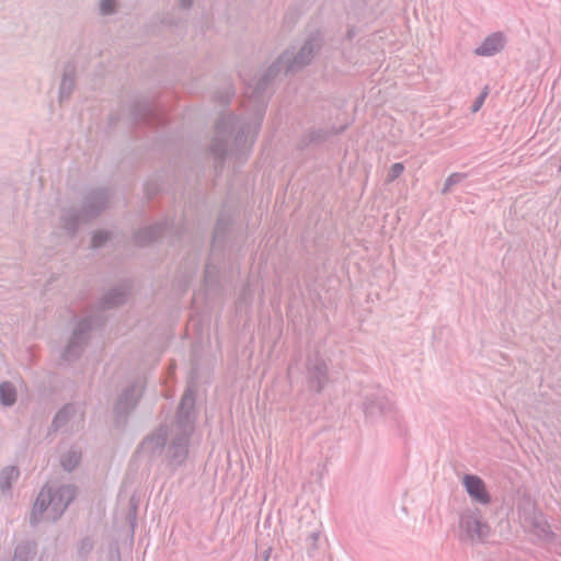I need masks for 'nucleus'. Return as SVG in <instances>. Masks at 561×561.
Segmentation results:
<instances>
[{"mask_svg": "<svg viewBox=\"0 0 561 561\" xmlns=\"http://www.w3.org/2000/svg\"><path fill=\"white\" fill-rule=\"evenodd\" d=\"M262 122L259 114L252 122H241L233 114L222 115L216 124L215 138L210 150L215 158L225 159L230 152L243 154L253 144Z\"/></svg>", "mask_w": 561, "mask_h": 561, "instance_id": "1", "label": "nucleus"}, {"mask_svg": "<svg viewBox=\"0 0 561 561\" xmlns=\"http://www.w3.org/2000/svg\"><path fill=\"white\" fill-rule=\"evenodd\" d=\"M322 47V38L319 34L309 36L300 48L295 51L285 50L278 58L268 67L264 76H262L255 87L249 93V98L253 99L256 103L263 102V92L265 91L268 82L280 72H296L309 65L314 56Z\"/></svg>", "mask_w": 561, "mask_h": 561, "instance_id": "2", "label": "nucleus"}, {"mask_svg": "<svg viewBox=\"0 0 561 561\" xmlns=\"http://www.w3.org/2000/svg\"><path fill=\"white\" fill-rule=\"evenodd\" d=\"M110 203V192L105 188H95L89 191L79 208L76 206L65 207L59 217V228L66 234L76 233L80 225L99 216Z\"/></svg>", "mask_w": 561, "mask_h": 561, "instance_id": "3", "label": "nucleus"}, {"mask_svg": "<svg viewBox=\"0 0 561 561\" xmlns=\"http://www.w3.org/2000/svg\"><path fill=\"white\" fill-rule=\"evenodd\" d=\"M76 495V489L71 485L54 488L45 485L33 506L34 518L56 520L59 518Z\"/></svg>", "mask_w": 561, "mask_h": 561, "instance_id": "4", "label": "nucleus"}, {"mask_svg": "<svg viewBox=\"0 0 561 561\" xmlns=\"http://www.w3.org/2000/svg\"><path fill=\"white\" fill-rule=\"evenodd\" d=\"M491 535L492 529L479 511H468L460 515L457 530V538L460 542L485 543Z\"/></svg>", "mask_w": 561, "mask_h": 561, "instance_id": "5", "label": "nucleus"}, {"mask_svg": "<svg viewBox=\"0 0 561 561\" xmlns=\"http://www.w3.org/2000/svg\"><path fill=\"white\" fill-rule=\"evenodd\" d=\"M364 412L368 417L380 415L387 422L393 423L398 427H401L403 424V416L400 411L392 401L381 393H376L374 397L366 399Z\"/></svg>", "mask_w": 561, "mask_h": 561, "instance_id": "6", "label": "nucleus"}, {"mask_svg": "<svg viewBox=\"0 0 561 561\" xmlns=\"http://www.w3.org/2000/svg\"><path fill=\"white\" fill-rule=\"evenodd\" d=\"M91 329V321L90 320H82L80 321L73 333L72 336L68 343V346L64 353L65 359H71L72 357H76L81 352L84 343L88 340V332Z\"/></svg>", "mask_w": 561, "mask_h": 561, "instance_id": "7", "label": "nucleus"}, {"mask_svg": "<svg viewBox=\"0 0 561 561\" xmlns=\"http://www.w3.org/2000/svg\"><path fill=\"white\" fill-rule=\"evenodd\" d=\"M462 484L469 496L477 503L488 505L491 502L490 493L486 490L484 481L473 474H466Z\"/></svg>", "mask_w": 561, "mask_h": 561, "instance_id": "8", "label": "nucleus"}, {"mask_svg": "<svg viewBox=\"0 0 561 561\" xmlns=\"http://www.w3.org/2000/svg\"><path fill=\"white\" fill-rule=\"evenodd\" d=\"M506 44V37L502 32H495L486 36L479 47L474 49L477 56L491 57L501 53Z\"/></svg>", "mask_w": 561, "mask_h": 561, "instance_id": "9", "label": "nucleus"}, {"mask_svg": "<svg viewBox=\"0 0 561 561\" xmlns=\"http://www.w3.org/2000/svg\"><path fill=\"white\" fill-rule=\"evenodd\" d=\"M167 442V431L159 428L154 434L146 437L140 447L139 453L145 456L151 457L162 451Z\"/></svg>", "mask_w": 561, "mask_h": 561, "instance_id": "10", "label": "nucleus"}, {"mask_svg": "<svg viewBox=\"0 0 561 561\" xmlns=\"http://www.w3.org/2000/svg\"><path fill=\"white\" fill-rule=\"evenodd\" d=\"M168 232L164 224H154L141 228L136 236V241L139 245L148 243L160 242L163 240V236Z\"/></svg>", "mask_w": 561, "mask_h": 561, "instance_id": "11", "label": "nucleus"}, {"mask_svg": "<svg viewBox=\"0 0 561 561\" xmlns=\"http://www.w3.org/2000/svg\"><path fill=\"white\" fill-rule=\"evenodd\" d=\"M309 383L312 389L320 391L328 381V367L324 360L317 359L308 368Z\"/></svg>", "mask_w": 561, "mask_h": 561, "instance_id": "12", "label": "nucleus"}, {"mask_svg": "<svg viewBox=\"0 0 561 561\" xmlns=\"http://www.w3.org/2000/svg\"><path fill=\"white\" fill-rule=\"evenodd\" d=\"M190 434L187 432H181L172 442L168 448L169 458L175 462L181 463L187 454Z\"/></svg>", "mask_w": 561, "mask_h": 561, "instance_id": "13", "label": "nucleus"}, {"mask_svg": "<svg viewBox=\"0 0 561 561\" xmlns=\"http://www.w3.org/2000/svg\"><path fill=\"white\" fill-rule=\"evenodd\" d=\"M76 88V69L69 65L65 67L62 72L61 82L59 85V101L64 102L68 100L73 93Z\"/></svg>", "mask_w": 561, "mask_h": 561, "instance_id": "14", "label": "nucleus"}, {"mask_svg": "<svg viewBox=\"0 0 561 561\" xmlns=\"http://www.w3.org/2000/svg\"><path fill=\"white\" fill-rule=\"evenodd\" d=\"M141 394V389L139 387L133 386L124 391V393L119 397L116 410L118 413H123L134 408L137 403L139 397Z\"/></svg>", "mask_w": 561, "mask_h": 561, "instance_id": "15", "label": "nucleus"}, {"mask_svg": "<svg viewBox=\"0 0 561 561\" xmlns=\"http://www.w3.org/2000/svg\"><path fill=\"white\" fill-rule=\"evenodd\" d=\"M20 471L14 466H8L0 472V491L5 493L10 491L13 482L18 480Z\"/></svg>", "mask_w": 561, "mask_h": 561, "instance_id": "16", "label": "nucleus"}, {"mask_svg": "<svg viewBox=\"0 0 561 561\" xmlns=\"http://www.w3.org/2000/svg\"><path fill=\"white\" fill-rule=\"evenodd\" d=\"M18 399L16 388L9 381L0 383V404L3 407H12Z\"/></svg>", "mask_w": 561, "mask_h": 561, "instance_id": "17", "label": "nucleus"}, {"mask_svg": "<svg viewBox=\"0 0 561 561\" xmlns=\"http://www.w3.org/2000/svg\"><path fill=\"white\" fill-rule=\"evenodd\" d=\"M36 553V547L32 542L21 543L15 548L12 561H31Z\"/></svg>", "mask_w": 561, "mask_h": 561, "instance_id": "18", "label": "nucleus"}, {"mask_svg": "<svg viewBox=\"0 0 561 561\" xmlns=\"http://www.w3.org/2000/svg\"><path fill=\"white\" fill-rule=\"evenodd\" d=\"M328 137V131L323 129H310L301 138L299 146L300 148L308 147L312 144L324 141Z\"/></svg>", "mask_w": 561, "mask_h": 561, "instance_id": "19", "label": "nucleus"}, {"mask_svg": "<svg viewBox=\"0 0 561 561\" xmlns=\"http://www.w3.org/2000/svg\"><path fill=\"white\" fill-rule=\"evenodd\" d=\"M114 242H119V240L117 233L113 230L101 229L93 234L92 245H104Z\"/></svg>", "mask_w": 561, "mask_h": 561, "instance_id": "20", "label": "nucleus"}, {"mask_svg": "<svg viewBox=\"0 0 561 561\" xmlns=\"http://www.w3.org/2000/svg\"><path fill=\"white\" fill-rule=\"evenodd\" d=\"M81 460V451L72 448L61 456L60 463L67 471H72Z\"/></svg>", "mask_w": 561, "mask_h": 561, "instance_id": "21", "label": "nucleus"}, {"mask_svg": "<svg viewBox=\"0 0 561 561\" xmlns=\"http://www.w3.org/2000/svg\"><path fill=\"white\" fill-rule=\"evenodd\" d=\"M534 527L536 535L543 540H549L552 538L553 533L543 515H538L535 517Z\"/></svg>", "mask_w": 561, "mask_h": 561, "instance_id": "22", "label": "nucleus"}, {"mask_svg": "<svg viewBox=\"0 0 561 561\" xmlns=\"http://www.w3.org/2000/svg\"><path fill=\"white\" fill-rule=\"evenodd\" d=\"M126 297L127 294L124 288H114L103 297V305L105 307H114L123 304Z\"/></svg>", "mask_w": 561, "mask_h": 561, "instance_id": "23", "label": "nucleus"}, {"mask_svg": "<svg viewBox=\"0 0 561 561\" xmlns=\"http://www.w3.org/2000/svg\"><path fill=\"white\" fill-rule=\"evenodd\" d=\"M118 5V0H100L99 13L103 16L113 15L117 12Z\"/></svg>", "mask_w": 561, "mask_h": 561, "instance_id": "24", "label": "nucleus"}, {"mask_svg": "<svg viewBox=\"0 0 561 561\" xmlns=\"http://www.w3.org/2000/svg\"><path fill=\"white\" fill-rule=\"evenodd\" d=\"M467 179V174L466 173H460V172H455V173H451L445 181L444 183V187L442 188V194H447L448 192H450V190L453 188V186L461 183L462 181H465Z\"/></svg>", "mask_w": 561, "mask_h": 561, "instance_id": "25", "label": "nucleus"}, {"mask_svg": "<svg viewBox=\"0 0 561 561\" xmlns=\"http://www.w3.org/2000/svg\"><path fill=\"white\" fill-rule=\"evenodd\" d=\"M133 111L135 118L145 119L151 114L152 108L147 101H139L135 104Z\"/></svg>", "mask_w": 561, "mask_h": 561, "instance_id": "26", "label": "nucleus"}, {"mask_svg": "<svg viewBox=\"0 0 561 561\" xmlns=\"http://www.w3.org/2000/svg\"><path fill=\"white\" fill-rule=\"evenodd\" d=\"M403 171L404 165L402 163L398 162L392 164L388 173V181H394L403 173Z\"/></svg>", "mask_w": 561, "mask_h": 561, "instance_id": "27", "label": "nucleus"}, {"mask_svg": "<svg viewBox=\"0 0 561 561\" xmlns=\"http://www.w3.org/2000/svg\"><path fill=\"white\" fill-rule=\"evenodd\" d=\"M488 95V88H484V90L481 92V94L476 99V101L473 102L472 106H471V111L473 113L478 112L481 106L483 105L484 103V100Z\"/></svg>", "mask_w": 561, "mask_h": 561, "instance_id": "28", "label": "nucleus"}, {"mask_svg": "<svg viewBox=\"0 0 561 561\" xmlns=\"http://www.w3.org/2000/svg\"><path fill=\"white\" fill-rule=\"evenodd\" d=\"M194 404V397L191 392H186L183 398H182V402H181V408L184 409V408H192Z\"/></svg>", "mask_w": 561, "mask_h": 561, "instance_id": "29", "label": "nucleus"}, {"mask_svg": "<svg viewBox=\"0 0 561 561\" xmlns=\"http://www.w3.org/2000/svg\"><path fill=\"white\" fill-rule=\"evenodd\" d=\"M67 413H68V410L65 409V410H61L60 412H58V414L56 415L55 420H54V424L55 425H60L65 422L66 417H67Z\"/></svg>", "mask_w": 561, "mask_h": 561, "instance_id": "30", "label": "nucleus"}, {"mask_svg": "<svg viewBox=\"0 0 561 561\" xmlns=\"http://www.w3.org/2000/svg\"><path fill=\"white\" fill-rule=\"evenodd\" d=\"M194 0H176V7L183 10H190L193 7Z\"/></svg>", "mask_w": 561, "mask_h": 561, "instance_id": "31", "label": "nucleus"}, {"mask_svg": "<svg viewBox=\"0 0 561 561\" xmlns=\"http://www.w3.org/2000/svg\"><path fill=\"white\" fill-rule=\"evenodd\" d=\"M224 225H226V224H225L224 219H222V218H220V219L218 220V222H217V226H216V231H215V233H216V234H218V233H219V231L222 229V226H224Z\"/></svg>", "mask_w": 561, "mask_h": 561, "instance_id": "32", "label": "nucleus"}, {"mask_svg": "<svg viewBox=\"0 0 561 561\" xmlns=\"http://www.w3.org/2000/svg\"><path fill=\"white\" fill-rule=\"evenodd\" d=\"M311 537H312V539H313L314 541H317V540H318V538H319V534H318V533H313V534H311Z\"/></svg>", "mask_w": 561, "mask_h": 561, "instance_id": "33", "label": "nucleus"}]
</instances>
